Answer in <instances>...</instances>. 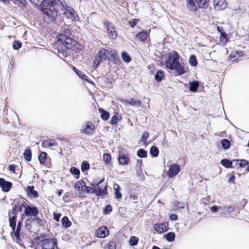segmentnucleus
<instances>
[{"label": "nucleus", "instance_id": "nucleus-1", "mask_svg": "<svg viewBox=\"0 0 249 249\" xmlns=\"http://www.w3.org/2000/svg\"><path fill=\"white\" fill-rule=\"evenodd\" d=\"M65 0H43L39 5V9L43 13L44 21L51 23L55 21L58 14V9H65Z\"/></svg>", "mask_w": 249, "mask_h": 249}, {"label": "nucleus", "instance_id": "nucleus-2", "mask_svg": "<svg viewBox=\"0 0 249 249\" xmlns=\"http://www.w3.org/2000/svg\"><path fill=\"white\" fill-rule=\"evenodd\" d=\"M57 43L61 46L58 49V53L62 54V57H66L68 55L67 49H71L77 44V42L72 38L71 30L68 26L62 27L57 35ZM60 57L61 56H59Z\"/></svg>", "mask_w": 249, "mask_h": 249}, {"label": "nucleus", "instance_id": "nucleus-3", "mask_svg": "<svg viewBox=\"0 0 249 249\" xmlns=\"http://www.w3.org/2000/svg\"><path fill=\"white\" fill-rule=\"evenodd\" d=\"M165 66L167 69L175 71L179 75L186 72L185 68L179 62V56L176 51L170 53L167 59L165 61Z\"/></svg>", "mask_w": 249, "mask_h": 249}, {"label": "nucleus", "instance_id": "nucleus-4", "mask_svg": "<svg viewBox=\"0 0 249 249\" xmlns=\"http://www.w3.org/2000/svg\"><path fill=\"white\" fill-rule=\"evenodd\" d=\"M16 216H12L10 217L9 226L12 228L13 231L11 233L12 237L16 238L17 242H20L21 240L20 231L22 225V220H20L16 226Z\"/></svg>", "mask_w": 249, "mask_h": 249}, {"label": "nucleus", "instance_id": "nucleus-5", "mask_svg": "<svg viewBox=\"0 0 249 249\" xmlns=\"http://www.w3.org/2000/svg\"><path fill=\"white\" fill-rule=\"evenodd\" d=\"M187 7L192 12H196L197 8H207L210 0H186Z\"/></svg>", "mask_w": 249, "mask_h": 249}, {"label": "nucleus", "instance_id": "nucleus-6", "mask_svg": "<svg viewBox=\"0 0 249 249\" xmlns=\"http://www.w3.org/2000/svg\"><path fill=\"white\" fill-rule=\"evenodd\" d=\"M65 9L61 10L64 11L63 14L71 18L72 20L77 21L79 20V17L75 10L71 7L68 6L66 2Z\"/></svg>", "mask_w": 249, "mask_h": 249}, {"label": "nucleus", "instance_id": "nucleus-7", "mask_svg": "<svg viewBox=\"0 0 249 249\" xmlns=\"http://www.w3.org/2000/svg\"><path fill=\"white\" fill-rule=\"evenodd\" d=\"M39 213V211L37 207L29 205L28 204H26L25 206V209L24 214L27 216L29 217H36Z\"/></svg>", "mask_w": 249, "mask_h": 249}, {"label": "nucleus", "instance_id": "nucleus-8", "mask_svg": "<svg viewBox=\"0 0 249 249\" xmlns=\"http://www.w3.org/2000/svg\"><path fill=\"white\" fill-rule=\"evenodd\" d=\"M104 25L107 29L108 37L110 39L115 40L117 36V32L115 30V26L111 22L108 21H105Z\"/></svg>", "mask_w": 249, "mask_h": 249}, {"label": "nucleus", "instance_id": "nucleus-9", "mask_svg": "<svg viewBox=\"0 0 249 249\" xmlns=\"http://www.w3.org/2000/svg\"><path fill=\"white\" fill-rule=\"evenodd\" d=\"M42 249H54L57 247V240L54 238H46L41 241Z\"/></svg>", "mask_w": 249, "mask_h": 249}, {"label": "nucleus", "instance_id": "nucleus-10", "mask_svg": "<svg viewBox=\"0 0 249 249\" xmlns=\"http://www.w3.org/2000/svg\"><path fill=\"white\" fill-rule=\"evenodd\" d=\"M95 189V194L96 196L99 197H103L107 195V185L106 183H103L98 185Z\"/></svg>", "mask_w": 249, "mask_h": 249}, {"label": "nucleus", "instance_id": "nucleus-11", "mask_svg": "<svg viewBox=\"0 0 249 249\" xmlns=\"http://www.w3.org/2000/svg\"><path fill=\"white\" fill-rule=\"evenodd\" d=\"M180 171V166L177 164H173L169 167L167 175L169 178H173Z\"/></svg>", "mask_w": 249, "mask_h": 249}, {"label": "nucleus", "instance_id": "nucleus-12", "mask_svg": "<svg viewBox=\"0 0 249 249\" xmlns=\"http://www.w3.org/2000/svg\"><path fill=\"white\" fill-rule=\"evenodd\" d=\"M118 162L120 164L126 165L130 163L129 154H125L123 152H120L118 158Z\"/></svg>", "mask_w": 249, "mask_h": 249}, {"label": "nucleus", "instance_id": "nucleus-13", "mask_svg": "<svg viewBox=\"0 0 249 249\" xmlns=\"http://www.w3.org/2000/svg\"><path fill=\"white\" fill-rule=\"evenodd\" d=\"M168 223L164 222L163 223H156L154 225L155 231L159 233H163L168 230Z\"/></svg>", "mask_w": 249, "mask_h": 249}, {"label": "nucleus", "instance_id": "nucleus-14", "mask_svg": "<svg viewBox=\"0 0 249 249\" xmlns=\"http://www.w3.org/2000/svg\"><path fill=\"white\" fill-rule=\"evenodd\" d=\"M95 131V126L91 122H88L86 124V128L81 130V132L85 133L87 135L90 136L94 134Z\"/></svg>", "mask_w": 249, "mask_h": 249}, {"label": "nucleus", "instance_id": "nucleus-15", "mask_svg": "<svg viewBox=\"0 0 249 249\" xmlns=\"http://www.w3.org/2000/svg\"><path fill=\"white\" fill-rule=\"evenodd\" d=\"M109 231L106 226H102L95 231L96 236L98 238H105L108 234Z\"/></svg>", "mask_w": 249, "mask_h": 249}, {"label": "nucleus", "instance_id": "nucleus-16", "mask_svg": "<svg viewBox=\"0 0 249 249\" xmlns=\"http://www.w3.org/2000/svg\"><path fill=\"white\" fill-rule=\"evenodd\" d=\"M12 186V183L5 179L0 178V187L4 192H9Z\"/></svg>", "mask_w": 249, "mask_h": 249}, {"label": "nucleus", "instance_id": "nucleus-17", "mask_svg": "<svg viewBox=\"0 0 249 249\" xmlns=\"http://www.w3.org/2000/svg\"><path fill=\"white\" fill-rule=\"evenodd\" d=\"M34 188V186H28L25 189V191L30 197L36 198L38 196V193Z\"/></svg>", "mask_w": 249, "mask_h": 249}, {"label": "nucleus", "instance_id": "nucleus-18", "mask_svg": "<svg viewBox=\"0 0 249 249\" xmlns=\"http://www.w3.org/2000/svg\"><path fill=\"white\" fill-rule=\"evenodd\" d=\"M234 207L233 206H224L220 208L221 215L222 216H227L234 211Z\"/></svg>", "mask_w": 249, "mask_h": 249}, {"label": "nucleus", "instance_id": "nucleus-19", "mask_svg": "<svg viewBox=\"0 0 249 249\" xmlns=\"http://www.w3.org/2000/svg\"><path fill=\"white\" fill-rule=\"evenodd\" d=\"M73 71L76 73V74L82 80L91 83V82L89 80V78L88 76H87L86 74H85L83 72L81 71L78 70L77 68H76L75 67H73L72 68Z\"/></svg>", "mask_w": 249, "mask_h": 249}, {"label": "nucleus", "instance_id": "nucleus-20", "mask_svg": "<svg viewBox=\"0 0 249 249\" xmlns=\"http://www.w3.org/2000/svg\"><path fill=\"white\" fill-rule=\"evenodd\" d=\"M243 54V52L240 51H236L235 52H232L229 58L233 62L236 61V60L241 57Z\"/></svg>", "mask_w": 249, "mask_h": 249}, {"label": "nucleus", "instance_id": "nucleus-21", "mask_svg": "<svg viewBox=\"0 0 249 249\" xmlns=\"http://www.w3.org/2000/svg\"><path fill=\"white\" fill-rule=\"evenodd\" d=\"M99 111L101 114V118L103 121H106L109 119L110 114L108 111L103 108H99Z\"/></svg>", "mask_w": 249, "mask_h": 249}, {"label": "nucleus", "instance_id": "nucleus-22", "mask_svg": "<svg viewBox=\"0 0 249 249\" xmlns=\"http://www.w3.org/2000/svg\"><path fill=\"white\" fill-rule=\"evenodd\" d=\"M189 90L192 92H196L199 86V82L197 81H193L189 83Z\"/></svg>", "mask_w": 249, "mask_h": 249}, {"label": "nucleus", "instance_id": "nucleus-23", "mask_svg": "<svg viewBox=\"0 0 249 249\" xmlns=\"http://www.w3.org/2000/svg\"><path fill=\"white\" fill-rule=\"evenodd\" d=\"M124 103L132 106L140 107L142 105V102L141 100H136L134 98H131L130 100H126L124 101Z\"/></svg>", "mask_w": 249, "mask_h": 249}, {"label": "nucleus", "instance_id": "nucleus-24", "mask_svg": "<svg viewBox=\"0 0 249 249\" xmlns=\"http://www.w3.org/2000/svg\"><path fill=\"white\" fill-rule=\"evenodd\" d=\"M15 204L14 206H17V212H21L22 211V208L24 207L25 208V206L26 205V203L23 200H18L15 201Z\"/></svg>", "mask_w": 249, "mask_h": 249}, {"label": "nucleus", "instance_id": "nucleus-25", "mask_svg": "<svg viewBox=\"0 0 249 249\" xmlns=\"http://www.w3.org/2000/svg\"><path fill=\"white\" fill-rule=\"evenodd\" d=\"M85 185V182L82 180H80L76 182L74 188L78 191L84 192Z\"/></svg>", "mask_w": 249, "mask_h": 249}, {"label": "nucleus", "instance_id": "nucleus-26", "mask_svg": "<svg viewBox=\"0 0 249 249\" xmlns=\"http://www.w3.org/2000/svg\"><path fill=\"white\" fill-rule=\"evenodd\" d=\"M97 57H98L101 60L103 61L108 58V56L106 53L105 48L100 50L96 54Z\"/></svg>", "mask_w": 249, "mask_h": 249}, {"label": "nucleus", "instance_id": "nucleus-27", "mask_svg": "<svg viewBox=\"0 0 249 249\" xmlns=\"http://www.w3.org/2000/svg\"><path fill=\"white\" fill-rule=\"evenodd\" d=\"M148 37L147 33L145 31H141L136 35V37L141 41H145Z\"/></svg>", "mask_w": 249, "mask_h": 249}, {"label": "nucleus", "instance_id": "nucleus-28", "mask_svg": "<svg viewBox=\"0 0 249 249\" xmlns=\"http://www.w3.org/2000/svg\"><path fill=\"white\" fill-rule=\"evenodd\" d=\"M232 162L233 161L230 160L224 159L221 160L220 163L226 168H234L232 166Z\"/></svg>", "mask_w": 249, "mask_h": 249}, {"label": "nucleus", "instance_id": "nucleus-29", "mask_svg": "<svg viewBox=\"0 0 249 249\" xmlns=\"http://www.w3.org/2000/svg\"><path fill=\"white\" fill-rule=\"evenodd\" d=\"M61 223L64 228H69L71 225V222L67 216H64L62 218Z\"/></svg>", "mask_w": 249, "mask_h": 249}, {"label": "nucleus", "instance_id": "nucleus-30", "mask_svg": "<svg viewBox=\"0 0 249 249\" xmlns=\"http://www.w3.org/2000/svg\"><path fill=\"white\" fill-rule=\"evenodd\" d=\"M164 76V74L163 71L158 70L156 72L154 76V78L157 82H160L163 80Z\"/></svg>", "mask_w": 249, "mask_h": 249}, {"label": "nucleus", "instance_id": "nucleus-31", "mask_svg": "<svg viewBox=\"0 0 249 249\" xmlns=\"http://www.w3.org/2000/svg\"><path fill=\"white\" fill-rule=\"evenodd\" d=\"M150 154L152 157L156 158L159 156V150L156 146H152L150 149Z\"/></svg>", "mask_w": 249, "mask_h": 249}, {"label": "nucleus", "instance_id": "nucleus-32", "mask_svg": "<svg viewBox=\"0 0 249 249\" xmlns=\"http://www.w3.org/2000/svg\"><path fill=\"white\" fill-rule=\"evenodd\" d=\"M24 158L25 160L30 161L32 159V151L30 148L26 149L23 153Z\"/></svg>", "mask_w": 249, "mask_h": 249}, {"label": "nucleus", "instance_id": "nucleus-33", "mask_svg": "<svg viewBox=\"0 0 249 249\" xmlns=\"http://www.w3.org/2000/svg\"><path fill=\"white\" fill-rule=\"evenodd\" d=\"M70 172L72 175L75 176V178L78 179L80 177V172L79 169L75 167H71L70 169Z\"/></svg>", "mask_w": 249, "mask_h": 249}, {"label": "nucleus", "instance_id": "nucleus-34", "mask_svg": "<svg viewBox=\"0 0 249 249\" xmlns=\"http://www.w3.org/2000/svg\"><path fill=\"white\" fill-rule=\"evenodd\" d=\"M221 144L222 147L225 150L228 149L231 145L230 141L227 139H222L221 141Z\"/></svg>", "mask_w": 249, "mask_h": 249}, {"label": "nucleus", "instance_id": "nucleus-35", "mask_svg": "<svg viewBox=\"0 0 249 249\" xmlns=\"http://www.w3.org/2000/svg\"><path fill=\"white\" fill-rule=\"evenodd\" d=\"M189 63L192 67H196L197 66L198 62L196 56L195 54H191L190 55L189 59Z\"/></svg>", "mask_w": 249, "mask_h": 249}, {"label": "nucleus", "instance_id": "nucleus-36", "mask_svg": "<svg viewBox=\"0 0 249 249\" xmlns=\"http://www.w3.org/2000/svg\"><path fill=\"white\" fill-rule=\"evenodd\" d=\"M47 154L45 152H41L38 156V160L40 164H44L47 159Z\"/></svg>", "mask_w": 249, "mask_h": 249}, {"label": "nucleus", "instance_id": "nucleus-37", "mask_svg": "<svg viewBox=\"0 0 249 249\" xmlns=\"http://www.w3.org/2000/svg\"><path fill=\"white\" fill-rule=\"evenodd\" d=\"M165 239L170 242H173L175 240V233L174 232L171 231L164 235Z\"/></svg>", "mask_w": 249, "mask_h": 249}, {"label": "nucleus", "instance_id": "nucleus-38", "mask_svg": "<svg viewBox=\"0 0 249 249\" xmlns=\"http://www.w3.org/2000/svg\"><path fill=\"white\" fill-rule=\"evenodd\" d=\"M233 162H236V165L238 164V162H239L238 163L239 167L240 168L244 167L245 166L249 164V162L248 160H233Z\"/></svg>", "mask_w": 249, "mask_h": 249}, {"label": "nucleus", "instance_id": "nucleus-39", "mask_svg": "<svg viewBox=\"0 0 249 249\" xmlns=\"http://www.w3.org/2000/svg\"><path fill=\"white\" fill-rule=\"evenodd\" d=\"M149 137V133L148 132H144L142 133V136L141 138V142H143V145L144 146L147 145V140Z\"/></svg>", "mask_w": 249, "mask_h": 249}, {"label": "nucleus", "instance_id": "nucleus-40", "mask_svg": "<svg viewBox=\"0 0 249 249\" xmlns=\"http://www.w3.org/2000/svg\"><path fill=\"white\" fill-rule=\"evenodd\" d=\"M137 155L141 158H145L147 156V151L143 149H140L137 151Z\"/></svg>", "mask_w": 249, "mask_h": 249}, {"label": "nucleus", "instance_id": "nucleus-41", "mask_svg": "<svg viewBox=\"0 0 249 249\" xmlns=\"http://www.w3.org/2000/svg\"><path fill=\"white\" fill-rule=\"evenodd\" d=\"M123 60L126 63L130 62L131 58L126 52H123L121 54Z\"/></svg>", "mask_w": 249, "mask_h": 249}, {"label": "nucleus", "instance_id": "nucleus-42", "mask_svg": "<svg viewBox=\"0 0 249 249\" xmlns=\"http://www.w3.org/2000/svg\"><path fill=\"white\" fill-rule=\"evenodd\" d=\"M89 168V164L87 161L84 160L82 162L81 165V170L82 172H85V171L88 170Z\"/></svg>", "mask_w": 249, "mask_h": 249}, {"label": "nucleus", "instance_id": "nucleus-43", "mask_svg": "<svg viewBox=\"0 0 249 249\" xmlns=\"http://www.w3.org/2000/svg\"><path fill=\"white\" fill-rule=\"evenodd\" d=\"M139 242V238L137 237L132 236L130 237L129 243L131 246L134 247L136 246Z\"/></svg>", "mask_w": 249, "mask_h": 249}, {"label": "nucleus", "instance_id": "nucleus-44", "mask_svg": "<svg viewBox=\"0 0 249 249\" xmlns=\"http://www.w3.org/2000/svg\"><path fill=\"white\" fill-rule=\"evenodd\" d=\"M227 6V3L225 0H220L217 7H215V9L220 10L224 9Z\"/></svg>", "mask_w": 249, "mask_h": 249}, {"label": "nucleus", "instance_id": "nucleus-45", "mask_svg": "<svg viewBox=\"0 0 249 249\" xmlns=\"http://www.w3.org/2000/svg\"><path fill=\"white\" fill-rule=\"evenodd\" d=\"M219 39L220 42L223 44H225L228 41V39L227 36V34L225 32L221 33Z\"/></svg>", "mask_w": 249, "mask_h": 249}, {"label": "nucleus", "instance_id": "nucleus-46", "mask_svg": "<svg viewBox=\"0 0 249 249\" xmlns=\"http://www.w3.org/2000/svg\"><path fill=\"white\" fill-rule=\"evenodd\" d=\"M22 46V43L18 40H15L13 43V48L14 50H17Z\"/></svg>", "mask_w": 249, "mask_h": 249}, {"label": "nucleus", "instance_id": "nucleus-47", "mask_svg": "<svg viewBox=\"0 0 249 249\" xmlns=\"http://www.w3.org/2000/svg\"><path fill=\"white\" fill-rule=\"evenodd\" d=\"M88 194H95V193H96L95 192V188H93V187H89V186H87L85 185V188H84V191Z\"/></svg>", "mask_w": 249, "mask_h": 249}, {"label": "nucleus", "instance_id": "nucleus-48", "mask_svg": "<svg viewBox=\"0 0 249 249\" xmlns=\"http://www.w3.org/2000/svg\"><path fill=\"white\" fill-rule=\"evenodd\" d=\"M119 121V118H118V114H116L114 115L110 119V124L111 125H115Z\"/></svg>", "mask_w": 249, "mask_h": 249}, {"label": "nucleus", "instance_id": "nucleus-49", "mask_svg": "<svg viewBox=\"0 0 249 249\" xmlns=\"http://www.w3.org/2000/svg\"><path fill=\"white\" fill-rule=\"evenodd\" d=\"M106 53L108 56L111 57H114L116 55V51L111 49H105Z\"/></svg>", "mask_w": 249, "mask_h": 249}, {"label": "nucleus", "instance_id": "nucleus-50", "mask_svg": "<svg viewBox=\"0 0 249 249\" xmlns=\"http://www.w3.org/2000/svg\"><path fill=\"white\" fill-rule=\"evenodd\" d=\"M103 160L106 163H109L111 161V155L109 153H105L103 155Z\"/></svg>", "mask_w": 249, "mask_h": 249}, {"label": "nucleus", "instance_id": "nucleus-51", "mask_svg": "<svg viewBox=\"0 0 249 249\" xmlns=\"http://www.w3.org/2000/svg\"><path fill=\"white\" fill-rule=\"evenodd\" d=\"M112 211V208L110 205H107L104 208L103 210V213L105 214H108L110 213H111Z\"/></svg>", "mask_w": 249, "mask_h": 249}, {"label": "nucleus", "instance_id": "nucleus-52", "mask_svg": "<svg viewBox=\"0 0 249 249\" xmlns=\"http://www.w3.org/2000/svg\"><path fill=\"white\" fill-rule=\"evenodd\" d=\"M104 179L100 180H94L92 182L90 183V185L93 187L96 188L100 184L103 183Z\"/></svg>", "mask_w": 249, "mask_h": 249}, {"label": "nucleus", "instance_id": "nucleus-53", "mask_svg": "<svg viewBox=\"0 0 249 249\" xmlns=\"http://www.w3.org/2000/svg\"><path fill=\"white\" fill-rule=\"evenodd\" d=\"M33 220L38 226H41L43 225V220L38 217L37 216L33 218Z\"/></svg>", "mask_w": 249, "mask_h": 249}, {"label": "nucleus", "instance_id": "nucleus-54", "mask_svg": "<svg viewBox=\"0 0 249 249\" xmlns=\"http://www.w3.org/2000/svg\"><path fill=\"white\" fill-rule=\"evenodd\" d=\"M14 3L18 4L19 6L25 7L26 1V0H15Z\"/></svg>", "mask_w": 249, "mask_h": 249}, {"label": "nucleus", "instance_id": "nucleus-55", "mask_svg": "<svg viewBox=\"0 0 249 249\" xmlns=\"http://www.w3.org/2000/svg\"><path fill=\"white\" fill-rule=\"evenodd\" d=\"M103 61L101 60L98 57H97V56L96 55L94 59L93 62V65L95 67H98L100 64Z\"/></svg>", "mask_w": 249, "mask_h": 249}, {"label": "nucleus", "instance_id": "nucleus-56", "mask_svg": "<svg viewBox=\"0 0 249 249\" xmlns=\"http://www.w3.org/2000/svg\"><path fill=\"white\" fill-rule=\"evenodd\" d=\"M17 213H18V212H17V206H14L11 211L9 212V217H11L10 216L11 214L13 215L12 216H17Z\"/></svg>", "mask_w": 249, "mask_h": 249}, {"label": "nucleus", "instance_id": "nucleus-57", "mask_svg": "<svg viewBox=\"0 0 249 249\" xmlns=\"http://www.w3.org/2000/svg\"><path fill=\"white\" fill-rule=\"evenodd\" d=\"M221 208L222 207H218L217 206L213 205L210 208V210L212 213H216L218 211L220 212V208Z\"/></svg>", "mask_w": 249, "mask_h": 249}, {"label": "nucleus", "instance_id": "nucleus-58", "mask_svg": "<svg viewBox=\"0 0 249 249\" xmlns=\"http://www.w3.org/2000/svg\"><path fill=\"white\" fill-rule=\"evenodd\" d=\"M32 220L30 218H27L25 221V227L27 229L29 230L31 228Z\"/></svg>", "mask_w": 249, "mask_h": 249}, {"label": "nucleus", "instance_id": "nucleus-59", "mask_svg": "<svg viewBox=\"0 0 249 249\" xmlns=\"http://www.w3.org/2000/svg\"><path fill=\"white\" fill-rule=\"evenodd\" d=\"M139 19L137 18L133 19L131 20H130L129 21V24L131 27H134L136 24H137V22H138Z\"/></svg>", "mask_w": 249, "mask_h": 249}, {"label": "nucleus", "instance_id": "nucleus-60", "mask_svg": "<svg viewBox=\"0 0 249 249\" xmlns=\"http://www.w3.org/2000/svg\"><path fill=\"white\" fill-rule=\"evenodd\" d=\"M61 216V214L60 213H53V219L56 221H59Z\"/></svg>", "mask_w": 249, "mask_h": 249}, {"label": "nucleus", "instance_id": "nucleus-61", "mask_svg": "<svg viewBox=\"0 0 249 249\" xmlns=\"http://www.w3.org/2000/svg\"><path fill=\"white\" fill-rule=\"evenodd\" d=\"M115 198L117 199H120L122 197V194L121 193L120 191L115 192Z\"/></svg>", "mask_w": 249, "mask_h": 249}, {"label": "nucleus", "instance_id": "nucleus-62", "mask_svg": "<svg viewBox=\"0 0 249 249\" xmlns=\"http://www.w3.org/2000/svg\"><path fill=\"white\" fill-rule=\"evenodd\" d=\"M16 165L15 164H10L9 167V171L15 173V169H16Z\"/></svg>", "mask_w": 249, "mask_h": 249}, {"label": "nucleus", "instance_id": "nucleus-63", "mask_svg": "<svg viewBox=\"0 0 249 249\" xmlns=\"http://www.w3.org/2000/svg\"><path fill=\"white\" fill-rule=\"evenodd\" d=\"M169 218L171 220H177L178 219V215L176 214L173 213L170 215Z\"/></svg>", "mask_w": 249, "mask_h": 249}, {"label": "nucleus", "instance_id": "nucleus-64", "mask_svg": "<svg viewBox=\"0 0 249 249\" xmlns=\"http://www.w3.org/2000/svg\"><path fill=\"white\" fill-rule=\"evenodd\" d=\"M113 188H114L115 192L120 191L121 188H120V186L118 184H114Z\"/></svg>", "mask_w": 249, "mask_h": 249}]
</instances>
